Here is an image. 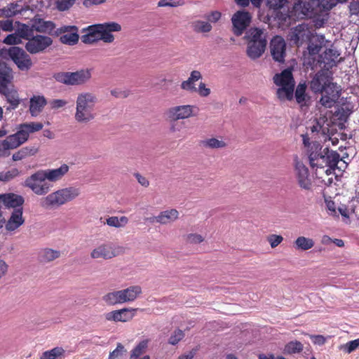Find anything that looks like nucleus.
<instances>
[{
    "instance_id": "nucleus-1",
    "label": "nucleus",
    "mask_w": 359,
    "mask_h": 359,
    "mask_svg": "<svg viewBox=\"0 0 359 359\" xmlns=\"http://www.w3.org/2000/svg\"><path fill=\"white\" fill-rule=\"evenodd\" d=\"M304 146L309 147V160L312 168H316V175L325 173L331 175L337 168L340 161V155L338 152L330 150L327 147L323 149L322 145L318 142L309 143V139L303 136Z\"/></svg>"
},
{
    "instance_id": "nucleus-2",
    "label": "nucleus",
    "mask_w": 359,
    "mask_h": 359,
    "mask_svg": "<svg viewBox=\"0 0 359 359\" xmlns=\"http://www.w3.org/2000/svg\"><path fill=\"white\" fill-rule=\"evenodd\" d=\"M98 102L97 95L90 92H82L76 99L75 121L80 124H88L96 117L95 106Z\"/></svg>"
},
{
    "instance_id": "nucleus-3",
    "label": "nucleus",
    "mask_w": 359,
    "mask_h": 359,
    "mask_svg": "<svg viewBox=\"0 0 359 359\" xmlns=\"http://www.w3.org/2000/svg\"><path fill=\"white\" fill-rule=\"evenodd\" d=\"M292 68H287L280 73L276 74L273 83L278 86L276 95L281 101L291 100L293 98L295 81L292 74Z\"/></svg>"
},
{
    "instance_id": "nucleus-4",
    "label": "nucleus",
    "mask_w": 359,
    "mask_h": 359,
    "mask_svg": "<svg viewBox=\"0 0 359 359\" xmlns=\"http://www.w3.org/2000/svg\"><path fill=\"white\" fill-rule=\"evenodd\" d=\"M80 194L79 189L68 187L57 190L43 197L39 201L40 206L44 209L59 207L76 198Z\"/></svg>"
},
{
    "instance_id": "nucleus-5",
    "label": "nucleus",
    "mask_w": 359,
    "mask_h": 359,
    "mask_svg": "<svg viewBox=\"0 0 359 359\" xmlns=\"http://www.w3.org/2000/svg\"><path fill=\"white\" fill-rule=\"evenodd\" d=\"M54 78L60 83L68 86H80L88 82L91 78V70L82 69L74 72H59Z\"/></svg>"
},
{
    "instance_id": "nucleus-6",
    "label": "nucleus",
    "mask_w": 359,
    "mask_h": 359,
    "mask_svg": "<svg viewBox=\"0 0 359 359\" xmlns=\"http://www.w3.org/2000/svg\"><path fill=\"white\" fill-rule=\"evenodd\" d=\"M46 180L43 172L40 170L26 178L24 186L38 196H45L51 188V185Z\"/></svg>"
},
{
    "instance_id": "nucleus-7",
    "label": "nucleus",
    "mask_w": 359,
    "mask_h": 359,
    "mask_svg": "<svg viewBox=\"0 0 359 359\" xmlns=\"http://www.w3.org/2000/svg\"><path fill=\"white\" fill-rule=\"evenodd\" d=\"M121 247L111 242H104L95 247L91 252L90 257L94 259H111L121 252Z\"/></svg>"
},
{
    "instance_id": "nucleus-8",
    "label": "nucleus",
    "mask_w": 359,
    "mask_h": 359,
    "mask_svg": "<svg viewBox=\"0 0 359 359\" xmlns=\"http://www.w3.org/2000/svg\"><path fill=\"white\" fill-rule=\"evenodd\" d=\"M198 109L195 105L184 104L170 107L168 110V116L172 121L187 119L198 114Z\"/></svg>"
},
{
    "instance_id": "nucleus-9",
    "label": "nucleus",
    "mask_w": 359,
    "mask_h": 359,
    "mask_svg": "<svg viewBox=\"0 0 359 359\" xmlns=\"http://www.w3.org/2000/svg\"><path fill=\"white\" fill-rule=\"evenodd\" d=\"M252 20L251 15L244 11H238L235 13L232 18L233 32L236 36H241L250 25Z\"/></svg>"
},
{
    "instance_id": "nucleus-10",
    "label": "nucleus",
    "mask_w": 359,
    "mask_h": 359,
    "mask_svg": "<svg viewBox=\"0 0 359 359\" xmlns=\"http://www.w3.org/2000/svg\"><path fill=\"white\" fill-rule=\"evenodd\" d=\"M9 56L21 71H27L32 66V62L30 56L19 47H12L8 51Z\"/></svg>"
},
{
    "instance_id": "nucleus-11",
    "label": "nucleus",
    "mask_w": 359,
    "mask_h": 359,
    "mask_svg": "<svg viewBox=\"0 0 359 359\" xmlns=\"http://www.w3.org/2000/svg\"><path fill=\"white\" fill-rule=\"evenodd\" d=\"M53 43V40L46 36L36 35L32 36L25 44L26 50L32 53L36 54L43 51Z\"/></svg>"
},
{
    "instance_id": "nucleus-12",
    "label": "nucleus",
    "mask_w": 359,
    "mask_h": 359,
    "mask_svg": "<svg viewBox=\"0 0 359 359\" xmlns=\"http://www.w3.org/2000/svg\"><path fill=\"white\" fill-rule=\"evenodd\" d=\"M270 51L273 59L278 62H284L286 55V43L280 36H274L270 43Z\"/></svg>"
},
{
    "instance_id": "nucleus-13",
    "label": "nucleus",
    "mask_w": 359,
    "mask_h": 359,
    "mask_svg": "<svg viewBox=\"0 0 359 359\" xmlns=\"http://www.w3.org/2000/svg\"><path fill=\"white\" fill-rule=\"evenodd\" d=\"M294 171L299 185L302 189H309L311 186V181L309 170L297 157L294 158Z\"/></svg>"
},
{
    "instance_id": "nucleus-14",
    "label": "nucleus",
    "mask_w": 359,
    "mask_h": 359,
    "mask_svg": "<svg viewBox=\"0 0 359 359\" xmlns=\"http://www.w3.org/2000/svg\"><path fill=\"white\" fill-rule=\"evenodd\" d=\"M331 81V78L327 72L323 71L318 72L312 79L310 88L314 93H320L325 90L328 86H336Z\"/></svg>"
},
{
    "instance_id": "nucleus-15",
    "label": "nucleus",
    "mask_w": 359,
    "mask_h": 359,
    "mask_svg": "<svg viewBox=\"0 0 359 359\" xmlns=\"http://www.w3.org/2000/svg\"><path fill=\"white\" fill-rule=\"evenodd\" d=\"M43 125L39 122H30L20 124L18 130L14 135L22 144L25 143L29 136L30 133L41 130Z\"/></svg>"
},
{
    "instance_id": "nucleus-16",
    "label": "nucleus",
    "mask_w": 359,
    "mask_h": 359,
    "mask_svg": "<svg viewBox=\"0 0 359 359\" xmlns=\"http://www.w3.org/2000/svg\"><path fill=\"white\" fill-rule=\"evenodd\" d=\"M77 32V28L74 26H62L55 32L57 35L64 34L60 39L62 43L73 46L79 41V36Z\"/></svg>"
},
{
    "instance_id": "nucleus-17",
    "label": "nucleus",
    "mask_w": 359,
    "mask_h": 359,
    "mask_svg": "<svg viewBox=\"0 0 359 359\" xmlns=\"http://www.w3.org/2000/svg\"><path fill=\"white\" fill-rule=\"evenodd\" d=\"M340 90V87L337 85L328 86L325 91L320 93L322 94L320 104L325 108H331L339 99Z\"/></svg>"
},
{
    "instance_id": "nucleus-18",
    "label": "nucleus",
    "mask_w": 359,
    "mask_h": 359,
    "mask_svg": "<svg viewBox=\"0 0 359 359\" xmlns=\"http://www.w3.org/2000/svg\"><path fill=\"white\" fill-rule=\"evenodd\" d=\"M312 33L306 25H299L293 28L290 33V39L298 46L311 39Z\"/></svg>"
},
{
    "instance_id": "nucleus-19",
    "label": "nucleus",
    "mask_w": 359,
    "mask_h": 359,
    "mask_svg": "<svg viewBox=\"0 0 359 359\" xmlns=\"http://www.w3.org/2000/svg\"><path fill=\"white\" fill-rule=\"evenodd\" d=\"M100 40L105 43H112L114 41V36L112 32H120L121 26L115 22H109L100 24Z\"/></svg>"
},
{
    "instance_id": "nucleus-20",
    "label": "nucleus",
    "mask_w": 359,
    "mask_h": 359,
    "mask_svg": "<svg viewBox=\"0 0 359 359\" xmlns=\"http://www.w3.org/2000/svg\"><path fill=\"white\" fill-rule=\"evenodd\" d=\"M340 53L339 51L333 47L332 43H331V46L325 48V51L320 55V62L324 65V68L327 70L332 68L336 66L338 60V57Z\"/></svg>"
},
{
    "instance_id": "nucleus-21",
    "label": "nucleus",
    "mask_w": 359,
    "mask_h": 359,
    "mask_svg": "<svg viewBox=\"0 0 359 359\" xmlns=\"http://www.w3.org/2000/svg\"><path fill=\"white\" fill-rule=\"evenodd\" d=\"M136 309H122L113 311L105 314V318L109 321L127 322L130 320L135 316Z\"/></svg>"
},
{
    "instance_id": "nucleus-22",
    "label": "nucleus",
    "mask_w": 359,
    "mask_h": 359,
    "mask_svg": "<svg viewBox=\"0 0 359 359\" xmlns=\"http://www.w3.org/2000/svg\"><path fill=\"white\" fill-rule=\"evenodd\" d=\"M29 6L25 5L22 1H17L8 4L6 7L1 9L0 12L6 18H11L18 14L28 11Z\"/></svg>"
},
{
    "instance_id": "nucleus-23",
    "label": "nucleus",
    "mask_w": 359,
    "mask_h": 359,
    "mask_svg": "<svg viewBox=\"0 0 359 359\" xmlns=\"http://www.w3.org/2000/svg\"><path fill=\"white\" fill-rule=\"evenodd\" d=\"M0 202H1L6 208H13L14 210L18 208H22L25 200L22 196L10 193L1 195Z\"/></svg>"
},
{
    "instance_id": "nucleus-24",
    "label": "nucleus",
    "mask_w": 359,
    "mask_h": 359,
    "mask_svg": "<svg viewBox=\"0 0 359 359\" xmlns=\"http://www.w3.org/2000/svg\"><path fill=\"white\" fill-rule=\"evenodd\" d=\"M22 213V208H18L12 212L8 221L5 222V228L8 231H14L24 224Z\"/></svg>"
},
{
    "instance_id": "nucleus-25",
    "label": "nucleus",
    "mask_w": 359,
    "mask_h": 359,
    "mask_svg": "<svg viewBox=\"0 0 359 359\" xmlns=\"http://www.w3.org/2000/svg\"><path fill=\"white\" fill-rule=\"evenodd\" d=\"M313 38V41H311L308 46L309 53L311 55L318 54L322 48H327L331 46V41L325 39L323 34H316Z\"/></svg>"
},
{
    "instance_id": "nucleus-26",
    "label": "nucleus",
    "mask_w": 359,
    "mask_h": 359,
    "mask_svg": "<svg viewBox=\"0 0 359 359\" xmlns=\"http://www.w3.org/2000/svg\"><path fill=\"white\" fill-rule=\"evenodd\" d=\"M69 167L64 163L58 168L41 170L46 180L55 182L61 180L69 171Z\"/></svg>"
},
{
    "instance_id": "nucleus-27",
    "label": "nucleus",
    "mask_w": 359,
    "mask_h": 359,
    "mask_svg": "<svg viewBox=\"0 0 359 359\" xmlns=\"http://www.w3.org/2000/svg\"><path fill=\"white\" fill-rule=\"evenodd\" d=\"M179 215V212L176 209H168L161 212L154 218V221L161 224H168L177 220Z\"/></svg>"
},
{
    "instance_id": "nucleus-28",
    "label": "nucleus",
    "mask_w": 359,
    "mask_h": 359,
    "mask_svg": "<svg viewBox=\"0 0 359 359\" xmlns=\"http://www.w3.org/2000/svg\"><path fill=\"white\" fill-rule=\"evenodd\" d=\"M100 24H95L88 26L83 29V32L86 33L81 37V40L84 43H93L100 40Z\"/></svg>"
},
{
    "instance_id": "nucleus-29",
    "label": "nucleus",
    "mask_w": 359,
    "mask_h": 359,
    "mask_svg": "<svg viewBox=\"0 0 359 359\" xmlns=\"http://www.w3.org/2000/svg\"><path fill=\"white\" fill-rule=\"evenodd\" d=\"M267 43L259 42H248L247 47V55L252 60H256L262 56L264 53Z\"/></svg>"
},
{
    "instance_id": "nucleus-30",
    "label": "nucleus",
    "mask_w": 359,
    "mask_h": 359,
    "mask_svg": "<svg viewBox=\"0 0 359 359\" xmlns=\"http://www.w3.org/2000/svg\"><path fill=\"white\" fill-rule=\"evenodd\" d=\"M12 79V70L6 65H0V93L7 91Z\"/></svg>"
},
{
    "instance_id": "nucleus-31",
    "label": "nucleus",
    "mask_w": 359,
    "mask_h": 359,
    "mask_svg": "<svg viewBox=\"0 0 359 359\" xmlns=\"http://www.w3.org/2000/svg\"><path fill=\"white\" fill-rule=\"evenodd\" d=\"M46 104V100L43 95H34L31 97L29 111L32 116H38L42 111Z\"/></svg>"
},
{
    "instance_id": "nucleus-32",
    "label": "nucleus",
    "mask_w": 359,
    "mask_h": 359,
    "mask_svg": "<svg viewBox=\"0 0 359 359\" xmlns=\"http://www.w3.org/2000/svg\"><path fill=\"white\" fill-rule=\"evenodd\" d=\"M32 28L38 32L52 34L55 27L51 21H46L41 18H35L32 22Z\"/></svg>"
},
{
    "instance_id": "nucleus-33",
    "label": "nucleus",
    "mask_w": 359,
    "mask_h": 359,
    "mask_svg": "<svg viewBox=\"0 0 359 359\" xmlns=\"http://www.w3.org/2000/svg\"><path fill=\"white\" fill-rule=\"evenodd\" d=\"M202 79V75L199 71L194 70L191 72L189 77L187 80L182 82L180 87L182 90L194 93L196 90L195 82Z\"/></svg>"
},
{
    "instance_id": "nucleus-34",
    "label": "nucleus",
    "mask_w": 359,
    "mask_h": 359,
    "mask_svg": "<svg viewBox=\"0 0 359 359\" xmlns=\"http://www.w3.org/2000/svg\"><path fill=\"white\" fill-rule=\"evenodd\" d=\"M245 38L246 39L248 43V42H264L267 43L266 36L262 29L254 27L250 28L245 33Z\"/></svg>"
},
{
    "instance_id": "nucleus-35",
    "label": "nucleus",
    "mask_w": 359,
    "mask_h": 359,
    "mask_svg": "<svg viewBox=\"0 0 359 359\" xmlns=\"http://www.w3.org/2000/svg\"><path fill=\"white\" fill-rule=\"evenodd\" d=\"M123 303L134 301L142 293V288L138 285L130 286L120 290Z\"/></svg>"
},
{
    "instance_id": "nucleus-36",
    "label": "nucleus",
    "mask_w": 359,
    "mask_h": 359,
    "mask_svg": "<svg viewBox=\"0 0 359 359\" xmlns=\"http://www.w3.org/2000/svg\"><path fill=\"white\" fill-rule=\"evenodd\" d=\"M315 245L312 238L303 236H299L294 242V248L297 250L306 251L311 249Z\"/></svg>"
},
{
    "instance_id": "nucleus-37",
    "label": "nucleus",
    "mask_w": 359,
    "mask_h": 359,
    "mask_svg": "<svg viewBox=\"0 0 359 359\" xmlns=\"http://www.w3.org/2000/svg\"><path fill=\"white\" fill-rule=\"evenodd\" d=\"M22 144L13 134L8 136L5 140L0 141V150L6 151L20 147Z\"/></svg>"
},
{
    "instance_id": "nucleus-38",
    "label": "nucleus",
    "mask_w": 359,
    "mask_h": 359,
    "mask_svg": "<svg viewBox=\"0 0 359 359\" xmlns=\"http://www.w3.org/2000/svg\"><path fill=\"white\" fill-rule=\"evenodd\" d=\"M60 256V252L50 248H45L39 253V259L41 262H52Z\"/></svg>"
},
{
    "instance_id": "nucleus-39",
    "label": "nucleus",
    "mask_w": 359,
    "mask_h": 359,
    "mask_svg": "<svg viewBox=\"0 0 359 359\" xmlns=\"http://www.w3.org/2000/svg\"><path fill=\"white\" fill-rule=\"evenodd\" d=\"M1 93L5 95L7 102L10 104V106L7 107L8 110L18 107L20 104V99L17 91L11 90L8 88L6 92Z\"/></svg>"
},
{
    "instance_id": "nucleus-40",
    "label": "nucleus",
    "mask_w": 359,
    "mask_h": 359,
    "mask_svg": "<svg viewBox=\"0 0 359 359\" xmlns=\"http://www.w3.org/2000/svg\"><path fill=\"white\" fill-rule=\"evenodd\" d=\"M129 222V219L126 216H121L120 217L116 216H111L108 217L104 222L108 226L115 228H123Z\"/></svg>"
},
{
    "instance_id": "nucleus-41",
    "label": "nucleus",
    "mask_w": 359,
    "mask_h": 359,
    "mask_svg": "<svg viewBox=\"0 0 359 359\" xmlns=\"http://www.w3.org/2000/svg\"><path fill=\"white\" fill-rule=\"evenodd\" d=\"M203 146L208 149H222L227 146L223 138H208L203 141Z\"/></svg>"
},
{
    "instance_id": "nucleus-42",
    "label": "nucleus",
    "mask_w": 359,
    "mask_h": 359,
    "mask_svg": "<svg viewBox=\"0 0 359 359\" xmlns=\"http://www.w3.org/2000/svg\"><path fill=\"white\" fill-rule=\"evenodd\" d=\"M37 151L34 147H25L13 154L12 158L14 161L22 160L28 156H34Z\"/></svg>"
},
{
    "instance_id": "nucleus-43",
    "label": "nucleus",
    "mask_w": 359,
    "mask_h": 359,
    "mask_svg": "<svg viewBox=\"0 0 359 359\" xmlns=\"http://www.w3.org/2000/svg\"><path fill=\"white\" fill-rule=\"evenodd\" d=\"M65 353V350L62 347H55L50 350L43 352L40 359H60Z\"/></svg>"
},
{
    "instance_id": "nucleus-44",
    "label": "nucleus",
    "mask_w": 359,
    "mask_h": 359,
    "mask_svg": "<svg viewBox=\"0 0 359 359\" xmlns=\"http://www.w3.org/2000/svg\"><path fill=\"white\" fill-rule=\"evenodd\" d=\"M103 300L109 305H115L123 303L120 290L107 293L103 297Z\"/></svg>"
},
{
    "instance_id": "nucleus-45",
    "label": "nucleus",
    "mask_w": 359,
    "mask_h": 359,
    "mask_svg": "<svg viewBox=\"0 0 359 359\" xmlns=\"http://www.w3.org/2000/svg\"><path fill=\"white\" fill-rule=\"evenodd\" d=\"M303 344L298 341H291L284 347L283 352L287 354L300 353L303 350Z\"/></svg>"
},
{
    "instance_id": "nucleus-46",
    "label": "nucleus",
    "mask_w": 359,
    "mask_h": 359,
    "mask_svg": "<svg viewBox=\"0 0 359 359\" xmlns=\"http://www.w3.org/2000/svg\"><path fill=\"white\" fill-rule=\"evenodd\" d=\"M194 30L198 33H208L212 30V25L209 22L203 20L194 21L192 24Z\"/></svg>"
},
{
    "instance_id": "nucleus-47",
    "label": "nucleus",
    "mask_w": 359,
    "mask_h": 359,
    "mask_svg": "<svg viewBox=\"0 0 359 359\" xmlns=\"http://www.w3.org/2000/svg\"><path fill=\"white\" fill-rule=\"evenodd\" d=\"M147 340L140 341L132 351L130 359H137L142 355L147 348Z\"/></svg>"
},
{
    "instance_id": "nucleus-48",
    "label": "nucleus",
    "mask_w": 359,
    "mask_h": 359,
    "mask_svg": "<svg viewBox=\"0 0 359 359\" xmlns=\"http://www.w3.org/2000/svg\"><path fill=\"white\" fill-rule=\"evenodd\" d=\"M306 85L305 83H300L297 86L295 90V98L297 103L302 104L306 100Z\"/></svg>"
},
{
    "instance_id": "nucleus-49",
    "label": "nucleus",
    "mask_w": 359,
    "mask_h": 359,
    "mask_svg": "<svg viewBox=\"0 0 359 359\" xmlns=\"http://www.w3.org/2000/svg\"><path fill=\"white\" fill-rule=\"evenodd\" d=\"M20 175V171L17 168H12L7 171L0 172V181L8 182Z\"/></svg>"
},
{
    "instance_id": "nucleus-50",
    "label": "nucleus",
    "mask_w": 359,
    "mask_h": 359,
    "mask_svg": "<svg viewBox=\"0 0 359 359\" xmlns=\"http://www.w3.org/2000/svg\"><path fill=\"white\" fill-rule=\"evenodd\" d=\"M126 352L124 346L118 343L116 348L109 353L108 359H123Z\"/></svg>"
},
{
    "instance_id": "nucleus-51",
    "label": "nucleus",
    "mask_w": 359,
    "mask_h": 359,
    "mask_svg": "<svg viewBox=\"0 0 359 359\" xmlns=\"http://www.w3.org/2000/svg\"><path fill=\"white\" fill-rule=\"evenodd\" d=\"M184 4V0H160L158 7H178Z\"/></svg>"
},
{
    "instance_id": "nucleus-52",
    "label": "nucleus",
    "mask_w": 359,
    "mask_h": 359,
    "mask_svg": "<svg viewBox=\"0 0 359 359\" xmlns=\"http://www.w3.org/2000/svg\"><path fill=\"white\" fill-rule=\"evenodd\" d=\"M76 0H55L56 8L60 11H65L69 9L75 3Z\"/></svg>"
},
{
    "instance_id": "nucleus-53",
    "label": "nucleus",
    "mask_w": 359,
    "mask_h": 359,
    "mask_svg": "<svg viewBox=\"0 0 359 359\" xmlns=\"http://www.w3.org/2000/svg\"><path fill=\"white\" fill-rule=\"evenodd\" d=\"M338 3H339V0H318V6L323 10H330Z\"/></svg>"
},
{
    "instance_id": "nucleus-54",
    "label": "nucleus",
    "mask_w": 359,
    "mask_h": 359,
    "mask_svg": "<svg viewBox=\"0 0 359 359\" xmlns=\"http://www.w3.org/2000/svg\"><path fill=\"white\" fill-rule=\"evenodd\" d=\"M184 337V334L181 330H176L170 337L169 343L172 345L177 344Z\"/></svg>"
},
{
    "instance_id": "nucleus-55",
    "label": "nucleus",
    "mask_w": 359,
    "mask_h": 359,
    "mask_svg": "<svg viewBox=\"0 0 359 359\" xmlns=\"http://www.w3.org/2000/svg\"><path fill=\"white\" fill-rule=\"evenodd\" d=\"M267 6L273 10H278L284 6L287 0H266Z\"/></svg>"
},
{
    "instance_id": "nucleus-56",
    "label": "nucleus",
    "mask_w": 359,
    "mask_h": 359,
    "mask_svg": "<svg viewBox=\"0 0 359 359\" xmlns=\"http://www.w3.org/2000/svg\"><path fill=\"white\" fill-rule=\"evenodd\" d=\"M17 34L20 37L21 41L22 39H25L28 41L29 38L32 36L29 30V26L26 25H22L21 27L18 29Z\"/></svg>"
},
{
    "instance_id": "nucleus-57",
    "label": "nucleus",
    "mask_w": 359,
    "mask_h": 359,
    "mask_svg": "<svg viewBox=\"0 0 359 359\" xmlns=\"http://www.w3.org/2000/svg\"><path fill=\"white\" fill-rule=\"evenodd\" d=\"M358 348H359V339L350 341L343 346L344 351L347 353H351Z\"/></svg>"
},
{
    "instance_id": "nucleus-58",
    "label": "nucleus",
    "mask_w": 359,
    "mask_h": 359,
    "mask_svg": "<svg viewBox=\"0 0 359 359\" xmlns=\"http://www.w3.org/2000/svg\"><path fill=\"white\" fill-rule=\"evenodd\" d=\"M4 43L8 45H15L21 43L20 37L17 33L8 34L4 39Z\"/></svg>"
},
{
    "instance_id": "nucleus-59",
    "label": "nucleus",
    "mask_w": 359,
    "mask_h": 359,
    "mask_svg": "<svg viewBox=\"0 0 359 359\" xmlns=\"http://www.w3.org/2000/svg\"><path fill=\"white\" fill-rule=\"evenodd\" d=\"M210 89L206 87V85L203 82H201L198 87L196 88V90L194 93H197L201 97H208L210 94Z\"/></svg>"
},
{
    "instance_id": "nucleus-60",
    "label": "nucleus",
    "mask_w": 359,
    "mask_h": 359,
    "mask_svg": "<svg viewBox=\"0 0 359 359\" xmlns=\"http://www.w3.org/2000/svg\"><path fill=\"white\" fill-rule=\"evenodd\" d=\"M283 240V238L279 235L272 234L268 237V241L272 248L277 247Z\"/></svg>"
},
{
    "instance_id": "nucleus-61",
    "label": "nucleus",
    "mask_w": 359,
    "mask_h": 359,
    "mask_svg": "<svg viewBox=\"0 0 359 359\" xmlns=\"http://www.w3.org/2000/svg\"><path fill=\"white\" fill-rule=\"evenodd\" d=\"M4 32H11L13 29V23L11 20H0V29Z\"/></svg>"
},
{
    "instance_id": "nucleus-62",
    "label": "nucleus",
    "mask_w": 359,
    "mask_h": 359,
    "mask_svg": "<svg viewBox=\"0 0 359 359\" xmlns=\"http://www.w3.org/2000/svg\"><path fill=\"white\" fill-rule=\"evenodd\" d=\"M67 104V102L62 99H55L50 102V107L53 109H57L64 107Z\"/></svg>"
},
{
    "instance_id": "nucleus-63",
    "label": "nucleus",
    "mask_w": 359,
    "mask_h": 359,
    "mask_svg": "<svg viewBox=\"0 0 359 359\" xmlns=\"http://www.w3.org/2000/svg\"><path fill=\"white\" fill-rule=\"evenodd\" d=\"M221 16L220 12L215 11L206 15L205 18L210 22H217L221 18Z\"/></svg>"
},
{
    "instance_id": "nucleus-64",
    "label": "nucleus",
    "mask_w": 359,
    "mask_h": 359,
    "mask_svg": "<svg viewBox=\"0 0 359 359\" xmlns=\"http://www.w3.org/2000/svg\"><path fill=\"white\" fill-rule=\"evenodd\" d=\"M187 240L191 243L196 244V243H200L203 242L204 238L200 234L190 233L187 236Z\"/></svg>"
}]
</instances>
